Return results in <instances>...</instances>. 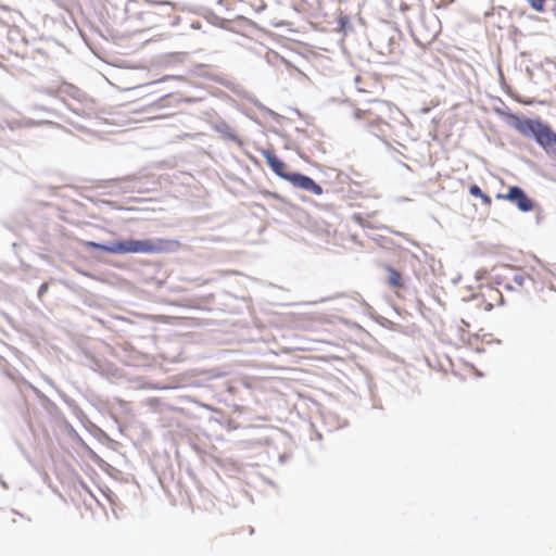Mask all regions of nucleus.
I'll list each match as a JSON object with an SVG mask.
<instances>
[{"label":"nucleus","instance_id":"3","mask_svg":"<svg viewBox=\"0 0 556 556\" xmlns=\"http://www.w3.org/2000/svg\"><path fill=\"white\" fill-rule=\"evenodd\" d=\"M497 200H506L516 203L517 207L521 212H530L534 207L533 201L526 194V192L518 186H513L508 189V192L497 193Z\"/></svg>","mask_w":556,"mask_h":556},{"label":"nucleus","instance_id":"10","mask_svg":"<svg viewBox=\"0 0 556 556\" xmlns=\"http://www.w3.org/2000/svg\"><path fill=\"white\" fill-rule=\"evenodd\" d=\"M480 199H481V201H482V203H483L484 205H486V206H491V204H492V200H491V198H490L488 194H485V193L483 192V194H482V197H480Z\"/></svg>","mask_w":556,"mask_h":556},{"label":"nucleus","instance_id":"8","mask_svg":"<svg viewBox=\"0 0 556 556\" xmlns=\"http://www.w3.org/2000/svg\"><path fill=\"white\" fill-rule=\"evenodd\" d=\"M469 193L472 195V197H476V198H480L482 197L483 194V191L481 190V188L477 185H472L470 186L469 188Z\"/></svg>","mask_w":556,"mask_h":556},{"label":"nucleus","instance_id":"12","mask_svg":"<svg viewBox=\"0 0 556 556\" xmlns=\"http://www.w3.org/2000/svg\"><path fill=\"white\" fill-rule=\"evenodd\" d=\"M462 324H463V326H464V327H466V328H469V327H470V324H469V323H467V321H465L464 319H462Z\"/></svg>","mask_w":556,"mask_h":556},{"label":"nucleus","instance_id":"13","mask_svg":"<svg viewBox=\"0 0 556 556\" xmlns=\"http://www.w3.org/2000/svg\"><path fill=\"white\" fill-rule=\"evenodd\" d=\"M492 293L495 295V296H500L501 298V294L497 290H493Z\"/></svg>","mask_w":556,"mask_h":556},{"label":"nucleus","instance_id":"5","mask_svg":"<svg viewBox=\"0 0 556 556\" xmlns=\"http://www.w3.org/2000/svg\"><path fill=\"white\" fill-rule=\"evenodd\" d=\"M534 138L543 148L556 146V134L546 124L541 125Z\"/></svg>","mask_w":556,"mask_h":556},{"label":"nucleus","instance_id":"6","mask_svg":"<svg viewBox=\"0 0 556 556\" xmlns=\"http://www.w3.org/2000/svg\"><path fill=\"white\" fill-rule=\"evenodd\" d=\"M386 269L388 271V283L393 288H402L403 278L401 273L391 266H387Z\"/></svg>","mask_w":556,"mask_h":556},{"label":"nucleus","instance_id":"4","mask_svg":"<svg viewBox=\"0 0 556 556\" xmlns=\"http://www.w3.org/2000/svg\"><path fill=\"white\" fill-rule=\"evenodd\" d=\"M542 124L543 123L540 121H534L530 118L521 119L516 117V123L514 126L516 130L519 131L521 135L526 137H535Z\"/></svg>","mask_w":556,"mask_h":556},{"label":"nucleus","instance_id":"2","mask_svg":"<svg viewBox=\"0 0 556 556\" xmlns=\"http://www.w3.org/2000/svg\"><path fill=\"white\" fill-rule=\"evenodd\" d=\"M262 156L266 160V163L271 170L280 178L289 181L293 187L308 191L315 195L323 194V188L316 184L311 177L300 173H289L287 170V164L282 162L277 155L270 150H262Z\"/></svg>","mask_w":556,"mask_h":556},{"label":"nucleus","instance_id":"7","mask_svg":"<svg viewBox=\"0 0 556 556\" xmlns=\"http://www.w3.org/2000/svg\"><path fill=\"white\" fill-rule=\"evenodd\" d=\"M529 4L532 9H534L538 12L544 11L545 8V0H528Z\"/></svg>","mask_w":556,"mask_h":556},{"label":"nucleus","instance_id":"9","mask_svg":"<svg viewBox=\"0 0 556 556\" xmlns=\"http://www.w3.org/2000/svg\"><path fill=\"white\" fill-rule=\"evenodd\" d=\"M48 288H49V285L47 282L42 283L40 287H39V290H38V296L39 298H42L43 294L48 291Z\"/></svg>","mask_w":556,"mask_h":556},{"label":"nucleus","instance_id":"1","mask_svg":"<svg viewBox=\"0 0 556 556\" xmlns=\"http://www.w3.org/2000/svg\"><path fill=\"white\" fill-rule=\"evenodd\" d=\"M84 247L89 250H99L111 254H160L176 251L180 248V242L170 239H143V240H123L111 244H102L93 241H85Z\"/></svg>","mask_w":556,"mask_h":556},{"label":"nucleus","instance_id":"11","mask_svg":"<svg viewBox=\"0 0 556 556\" xmlns=\"http://www.w3.org/2000/svg\"><path fill=\"white\" fill-rule=\"evenodd\" d=\"M364 114L365 113L363 111H361V110H356L355 113H354L356 118H363Z\"/></svg>","mask_w":556,"mask_h":556}]
</instances>
